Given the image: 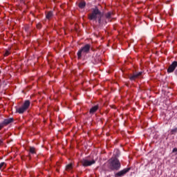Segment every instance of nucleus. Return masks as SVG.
I'll return each mask as SVG.
<instances>
[{"label": "nucleus", "mask_w": 177, "mask_h": 177, "mask_svg": "<svg viewBox=\"0 0 177 177\" xmlns=\"http://www.w3.org/2000/svg\"><path fill=\"white\" fill-rule=\"evenodd\" d=\"M3 143V140L0 139V146Z\"/></svg>", "instance_id": "obj_21"}, {"label": "nucleus", "mask_w": 177, "mask_h": 177, "mask_svg": "<svg viewBox=\"0 0 177 177\" xmlns=\"http://www.w3.org/2000/svg\"><path fill=\"white\" fill-rule=\"evenodd\" d=\"M115 157L112 158L109 160L110 167L111 169L118 170L121 168V163L117 157L120 156V151L116 150V153L115 154Z\"/></svg>", "instance_id": "obj_2"}, {"label": "nucleus", "mask_w": 177, "mask_h": 177, "mask_svg": "<svg viewBox=\"0 0 177 177\" xmlns=\"http://www.w3.org/2000/svg\"><path fill=\"white\" fill-rule=\"evenodd\" d=\"M37 28H41V25L38 24L37 25Z\"/></svg>", "instance_id": "obj_23"}, {"label": "nucleus", "mask_w": 177, "mask_h": 177, "mask_svg": "<svg viewBox=\"0 0 177 177\" xmlns=\"http://www.w3.org/2000/svg\"><path fill=\"white\" fill-rule=\"evenodd\" d=\"M177 67V62L174 61L172 64L169 66L167 69V73H174L175 71V68Z\"/></svg>", "instance_id": "obj_6"}, {"label": "nucleus", "mask_w": 177, "mask_h": 177, "mask_svg": "<svg viewBox=\"0 0 177 177\" xmlns=\"http://www.w3.org/2000/svg\"><path fill=\"white\" fill-rule=\"evenodd\" d=\"M66 169L67 171H71V169H73V164L70 163V164L67 165L66 167Z\"/></svg>", "instance_id": "obj_15"}, {"label": "nucleus", "mask_w": 177, "mask_h": 177, "mask_svg": "<svg viewBox=\"0 0 177 177\" xmlns=\"http://www.w3.org/2000/svg\"><path fill=\"white\" fill-rule=\"evenodd\" d=\"M6 168V163L5 162H2L0 163V171H3V169H5Z\"/></svg>", "instance_id": "obj_14"}, {"label": "nucleus", "mask_w": 177, "mask_h": 177, "mask_svg": "<svg viewBox=\"0 0 177 177\" xmlns=\"http://www.w3.org/2000/svg\"><path fill=\"white\" fill-rule=\"evenodd\" d=\"M30 153H31L32 154H35V148L30 147Z\"/></svg>", "instance_id": "obj_17"}, {"label": "nucleus", "mask_w": 177, "mask_h": 177, "mask_svg": "<svg viewBox=\"0 0 177 177\" xmlns=\"http://www.w3.org/2000/svg\"><path fill=\"white\" fill-rule=\"evenodd\" d=\"M113 13L111 12H109L105 14V18L108 21H111V19H113Z\"/></svg>", "instance_id": "obj_9"}, {"label": "nucleus", "mask_w": 177, "mask_h": 177, "mask_svg": "<svg viewBox=\"0 0 177 177\" xmlns=\"http://www.w3.org/2000/svg\"><path fill=\"white\" fill-rule=\"evenodd\" d=\"M85 5H86L85 1H82L79 3V8H80L81 9H83V8H85Z\"/></svg>", "instance_id": "obj_16"}, {"label": "nucleus", "mask_w": 177, "mask_h": 177, "mask_svg": "<svg viewBox=\"0 0 177 177\" xmlns=\"http://www.w3.org/2000/svg\"><path fill=\"white\" fill-rule=\"evenodd\" d=\"M140 75H142V72H139L138 73H134L131 77H130V80L131 81H133V80H136V78H139V77H140Z\"/></svg>", "instance_id": "obj_10"}, {"label": "nucleus", "mask_w": 177, "mask_h": 177, "mask_svg": "<svg viewBox=\"0 0 177 177\" xmlns=\"http://www.w3.org/2000/svg\"><path fill=\"white\" fill-rule=\"evenodd\" d=\"M175 132H177V129H174L171 130L172 133H175Z\"/></svg>", "instance_id": "obj_20"}, {"label": "nucleus", "mask_w": 177, "mask_h": 177, "mask_svg": "<svg viewBox=\"0 0 177 177\" xmlns=\"http://www.w3.org/2000/svg\"><path fill=\"white\" fill-rule=\"evenodd\" d=\"M97 110H99V105H95L90 109L89 113L90 114H95Z\"/></svg>", "instance_id": "obj_11"}, {"label": "nucleus", "mask_w": 177, "mask_h": 177, "mask_svg": "<svg viewBox=\"0 0 177 177\" xmlns=\"http://www.w3.org/2000/svg\"><path fill=\"white\" fill-rule=\"evenodd\" d=\"M30 104H31V102H30V100H26L23 105V111H26L30 107Z\"/></svg>", "instance_id": "obj_8"}, {"label": "nucleus", "mask_w": 177, "mask_h": 177, "mask_svg": "<svg viewBox=\"0 0 177 177\" xmlns=\"http://www.w3.org/2000/svg\"><path fill=\"white\" fill-rule=\"evenodd\" d=\"M177 151V148H174V149H173V153H175V152H176Z\"/></svg>", "instance_id": "obj_22"}, {"label": "nucleus", "mask_w": 177, "mask_h": 177, "mask_svg": "<svg viewBox=\"0 0 177 177\" xmlns=\"http://www.w3.org/2000/svg\"><path fill=\"white\" fill-rule=\"evenodd\" d=\"M102 17L103 12H102L97 8H93L92 12L88 15L89 20H95V21L97 20L100 26L104 24V23H107V20H106L105 22L102 20Z\"/></svg>", "instance_id": "obj_1"}, {"label": "nucleus", "mask_w": 177, "mask_h": 177, "mask_svg": "<svg viewBox=\"0 0 177 177\" xmlns=\"http://www.w3.org/2000/svg\"><path fill=\"white\" fill-rule=\"evenodd\" d=\"M89 49H91V45L86 44L77 53L78 59H81L82 55H85V53H88L89 52Z\"/></svg>", "instance_id": "obj_3"}, {"label": "nucleus", "mask_w": 177, "mask_h": 177, "mask_svg": "<svg viewBox=\"0 0 177 177\" xmlns=\"http://www.w3.org/2000/svg\"><path fill=\"white\" fill-rule=\"evenodd\" d=\"M96 161L95 160H88L86 159H82L81 160V163L83 167H91V165H93Z\"/></svg>", "instance_id": "obj_4"}, {"label": "nucleus", "mask_w": 177, "mask_h": 177, "mask_svg": "<svg viewBox=\"0 0 177 177\" xmlns=\"http://www.w3.org/2000/svg\"><path fill=\"white\" fill-rule=\"evenodd\" d=\"M129 171H131V168L124 169L118 171V173H116L115 174V177H122L124 175H126L127 172H129Z\"/></svg>", "instance_id": "obj_5"}, {"label": "nucleus", "mask_w": 177, "mask_h": 177, "mask_svg": "<svg viewBox=\"0 0 177 177\" xmlns=\"http://www.w3.org/2000/svg\"><path fill=\"white\" fill-rule=\"evenodd\" d=\"M9 55H10V52L9 50H6V52L4 53V56L6 57L9 56Z\"/></svg>", "instance_id": "obj_18"}, {"label": "nucleus", "mask_w": 177, "mask_h": 177, "mask_svg": "<svg viewBox=\"0 0 177 177\" xmlns=\"http://www.w3.org/2000/svg\"><path fill=\"white\" fill-rule=\"evenodd\" d=\"M46 19H48V20H50V19H52V17H53V12H52V11H49L46 16Z\"/></svg>", "instance_id": "obj_13"}, {"label": "nucleus", "mask_w": 177, "mask_h": 177, "mask_svg": "<svg viewBox=\"0 0 177 177\" xmlns=\"http://www.w3.org/2000/svg\"><path fill=\"white\" fill-rule=\"evenodd\" d=\"M21 158H23V156H21Z\"/></svg>", "instance_id": "obj_24"}, {"label": "nucleus", "mask_w": 177, "mask_h": 177, "mask_svg": "<svg viewBox=\"0 0 177 177\" xmlns=\"http://www.w3.org/2000/svg\"><path fill=\"white\" fill-rule=\"evenodd\" d=\"M16 113H19V114H23V105L16 106Z\"/></svg>", "instance_id": "obj_12"}, {"label": "nucleus", "mask_w": 177, "mask_h": 177, "mask_svg": "<svg viewBox=\"0 0 177 177\" xmlns=\"http://www.w3.org/2000/svg\"><path fill=\"white\" fill-rule=\"evenodd\" d=\"M14 121H15V119L13 118H10L8 119H5L3 121V123L6 127H7V125H9V124H12V122H13Z\"/></svg>", "instance_id": "obj_7"}, {"label": "nucleus", "mask_w": 177, "mask_h": 177, "mask_svg": "<svg viewBox=\"0 0 177 177\" xmlns=\"http://www.w3.org/2000/svg\"><path fill=\"white\" fill-rule=\"evenodd\" d=\"M5 124H3V122H2L1 123H0V131L1 129H3V128H5Z\"/></svg>", "instance_id": "obj_19"}]
</instances>
